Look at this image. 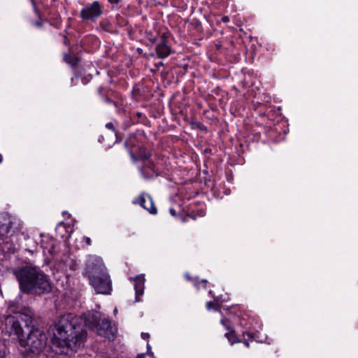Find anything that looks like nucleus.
I'll list each match as a JSON object with an SVG mask.
<instances>
[{
    "instance_id": "obj_32",
    "label": "nucleus",
    "mask_w": 358,
    "mask_h": 358,
    "mask_svg": "<svg viewBox=\"0 0 358 358\" xmlns=\"http://www.w3.org/2000/svg\"><path fill=\"white\" fill-rule=\"evenodd\" d=\"M36 24H37L38 26H41V23H39V22H38Z\"/></svg>"
},
{
    "instance_id": "obj_8",
    "label": "nucleus",
    "mask_w": 358,
    "mask_h": 358,
    "mask_svg": "<svg viewBox=\"0 0 358 358\" xmlns=\"http://www.w3.org/2000/svg\"><path fill=\"white\" fill-rule=\"evenodd\" d=\"M57 241L52 237L45 236L41 241V247L43 255L48 258V255L53 257L56 253L55 248Z\"/></svg>"
},
{
    "instance_id": "obj_11",
    "label": "nucleus",
    "mask_w": 358,
    "mask_h": 358,
    "mask_svg": "<svg viewBox=\"0 0 358 358\" xmlns=\"http://www.w3.org/2000/svg\"><path fill=\"white\" fill-rule=\"evenodd\" d=\"M142 176L145 179H151L157 176V173L155 170V167L148 161L145 166L140 169Z\"/></svg>"
},
{
    "instance_id": "obj_33",
    "label": "nucleus",
    "mask_w": 358,
    "mask_h": 358,
    "mask_svg": "<svg viewBox=\"0 0 358 358\" xmlns=\"http://www.w3.org/2000/svg\"><path fill=\"white\" fill-rule=\"evenodd\" d=\"M114 312L117 313V308H115Z\"/></svg>"
},
{
    "instance_id": "obj_4",
    "label": "nucleus",
    "mask_w": 358,
    "mask_h": 358,
    "mask_svg": "<svg viewBox=\"0 0 358 358\" xmlns=\"http://www.w3.org/2000/svg\"><path fill=\"white\" fill-rule=\"evenodd\" d=\"M90 283L98 294H108L112 290L111 280L104 268L95 270L94 273L90 275Z\"/></svg>"
},
{
    "instance_id": "obj_1",
    "label": "nucleus",
    "mask_w": 358,
    "mask_h": 358,
    "mask_svg": "<svg viewBox=\"0 0 358 358\" xmlns=\"http://www.w3.org/2000/svg\"><path fill=\"white\" fill-rule=\"evenodd\" d=\"M101 320V313L96 310L85 313L82 317L72 313L60 316L55 324L54 341L76 351L84 345L87 338L85 327L94 331Z\"/></svg>"
},
{
    "instance_id": "obj_30",
    "label": "nucleus",
    "mask_w": 358,
    "mask_h": 358,
    "mask_svg": "<svg viewBox=\"0 0 358 358\" xmlns=\"http://www.w3.org/2000/svg\"><path fill=\"white\" fill-rule=\"evenodd\" d=\"M106 101L107 102H108V103L111 102V101H110L108 98H106Z\"/></svg>"
},
{
    "instance_id": "obj_34",
    "label": "nucleus",
    "mask_w": 358,
    "mask_h": 358,
    "mask_svg": "<svg viewBox=\"0 0 358 358\" xmlns=\"http://www.w3.org/2000/svg\"><path fill=\"white\" fill-rule=\"evenodd\" d=\"M150 354L152 356L153 355V352H150Z\"/></svg>"
},
{
    "instance_id": "obj_2",
    "label": "nucleus",
    "mask_w": 358,
    "mask_h": 358,
    "mask_svg": "<svg viewBox=\"0 0 358 358\" xmlns=\"http://www.w3.org/2000/svg\"><path fill=\"white\" fill-rule=\"evenodd\" d=\"M34 313L30 308H25L6 318L7 325L20 341L24 338L22 324L29 329L26 346L31 352L39 354L46 345L47 336L42 329L34 327Z\"/></svg>"
},
{
    "instance_id": "obj_25",
    "label": "nucleus",
    "mask_w": 358,
    "mask_h": 358,
    "mask_svg": "<svg viewBox=\"0 0 358 358\" xmlns=\"http://www.w3.org/2000/svg\"><path fill=\"white\" fill-rule=\"evenodd\" d=\"M243 343H244V345H245L246 347H248V348L249 347V343H248V341H244Z\"/></svg>"
},
{
    "instance_id": "obj_5",
    "label": "nucleus",
    "mask_w": 358,
    "mask_h": 358,
    "mask_svg": "<svg viewBox=\"0 0 358 358\" xmlns=\"http://www.w3.org/2000/svg\"><path fill=\"white\" fill-rule=\"evenodd\" d=\"M103 13V6L98 1L84 6L80 13V16L85 21H96Z\"/></svg>"
},
{
    "instance_id": "obj_29",
    "label": "nucleus",
    "mask_w": 358,
    "mask_h": 358,
    "mask_svg": "<svg viewBox=\"0 0 358 358\" xmlns=\"http://www.w3.org/2000/svg\"><path fill=\"white\" fill-rule=\"evenodd\" d=\"M98 91H99V93L100 94H101V93H102V90H101V88H99Z\"/></svg>"
},
{
    "instance_id": "obj_10",
    "label": "nucleus",
    "mask_w": 358,
    "mask_h": 358,
    "mask_svg": "<svg viewBox=\"0 0 358 358\" xmlns=\"http://www.w3.org/2000/svg\"><path fill=\"white\" fill-rule=\"evenodd\" d=\"M134 289L136 292V301H139V297L143 295L144 292V282L145 278L143 275H137L134 278Z\"/></svg>"
},
{
    "instance_id": "obj_15",
    "label": "nucleus",
    "mask_w": 358,
    "mask_h": 358,
    "mask_svg": "<svg viewBox=\"0 0 358 358\" xmlns=\"http://www.w3.org/2000/svg\"><path fill=\"white\" fill-rule=\"evenodd\" d=\"M64 59H65V61H66L67 63H70V64H71L72 65H73V64H74V63H73V62H71V56H70L69 55H66L64 56Z\"/></svg>"
},
{
    "instance_id": "obj_6",
    "label": "nucleus",
    "mask_w": 358,
    "mask_h": 358,
    "mask_svg": "<svg viewBox=\"0 0 358 358\" xmlns=\"http://www.w3.org/2000/svg\"><path fill=\"white\" fill-rule=\"evenodd\" d=\"M99 336L107 338L109 341H113L116 334V328L111 324L108 317H103L96 325L94 331Z\"/></svg>"
},
{
    "instance_id": "obj_9",
    "label": "nucleus",
    "mask_w": 358,
    "mask_h": 358,
    "mask_svg": "<svg viewBox=\"0 0 358 358\" xmlns=\"http://www.w3.org/2000/svg\"><path fill=\"white\" fill-rule=\"evenodd\" d=\"M155 50L157 55L161 59L166 58L171 55V48L167 44L164 34L161 36L160 42L157 45Z\"/></svg>"
},
{
    "instance_id": "obj_22",
    "label": "nucleus",
    "mask_w": 358,
    "mask_h": 358,
    "mask_svg": "<svg viewBox=\"0 0 358 358\" xmlns=\"http://www.w3.org/2000/svg\"><path fill=\"white\" fill-rule=\"evenodd\" d=\"M110 3L117 4L120 0H108Z\"/></svg>"
},
{
    "instance_id": "obj_18",
    "label": "nucleus",
    "mask_w": 358,
    "mask_h": 358,
    "mask_svg": "<svg viewBox=\"0 0 358 358\" xmlns=\"http://www.w3.org/2000/svg\"><path fill=\"white\" fill-rule=\"evenodd\" d=\"M150 334L148 333H142L141 338L144 340L149 338Z\"/></svg>"
},
{
    "instance_id": "obj_31",
    "label": "nucleus",
    "mask_w": 358,
    "mask_h": 358,
    "mask_svg": "<svg viewBox=\"0 0 358 358\" xmlns=\"http://www.w3.org/2000/svg\"><path fill=\"white\" fill-rule=\"evenodd\" d=\"M3 159H2V156L0 155V163L2 162Z\"/></svg>"
},
{
    "instance_id": "obj_21",
    "label": "nucleus",
    "mask_w": 358,
    "mask_h": 358,
    "mask_svg": "<svg viewBox=\"0 0 358 358\" xmlns=\"http://www.w3.org/2000/svg\"><path fill=\"white\" fill-rule=\"evenodd\" d=\"M71 270H76L77 269V264L76 263H73L72 266H71Z\"/></svg>"
},
{
    "instance_id": "obj_12",
    "label": "nucleus",
    "mask_w": 358,
    "mask_h": 358,
    "mask_svg": "<svg viewBox=\"0 0 358 358\" xmlns=\"http://www.w3.org/2000/svg\"><path fill=\"white\" fill-rule=\"evenodd\" d=\"M221 323L224 327H226V328L229 330V331L225 334V336L227 338L229 343L231 344H234V343L240 342V341L238 339L234 331L229 329V324H228L229 321L226 319H222L221 320Z\"/></svg>"
},
{
    "instance_id": "obj_17",
    "label": "nucleus",
    "mask_w": 358,
    "mask_h": 358,
    "mask_svg": "<svg viewBox=\"0 0 358 358\" xmlns=\"http://www.w3.org/2000/svg\"><path fill=\"white\" fill-rule=\"evenodd\" d=\"M213 303L211 301H208L206 303V308L208 310H210L213 307Z\"/></svg>"
},
{
    "instance_id": "obj_14",
    "label": "nucleus",
    "mask_w": 358,
    "mask_h": 358,
    "mask_svg": "<svg viewBox=\"0 0 358 358\" xmlns=\"http://www.w3.org/2000/svg\"><path fill=\"white\" fill-rule=\"evenodd\" d=\"M106 127L108 129H110L112 130L113 132H115V127H114V124L112 123V122H108L106 124Z\"/></svg>"
},
{
    "instance_id": "obj_23",
    "label": "nucleus",
    "mask_w": 358,
    "mask_h": 358,
    "mask_svg": "<svg viewBox=\"0 0 358 358\" xmlns=\"http://www.w3.org/2000/svg\"><path fill=\"white\" fill-rule=\"evenodd\" d=\"M145 353H141V354H138L136 357V358H145Z\"/></svg>"
},
{
    "instance_id": "obj_26",
    "label": "nucleus",
    "mask_w": 358,
    "mask_h": 358,
    "mask_svg": "<svg viewBox=\"0 0 358 358\" xmlns=\"http://www.w3.org/2000/svg\"><path fill=\"white\" fill-rule=\"evenodd\" d=\"M147 348H148V352H149V351L151 349V347L150 345H149V343L147 344Z\"/></svg>"
},
{
    "instance_id": "obj_19",
    "label": "nucleus",
    "mask_w": 358,
    "mask_h": 358,
    "mask_svg": "<svg viewBox=\"0 0 358 358\" xmlns=\"http://www.w3.org/2000/svg\"><path fill=\"white\" fill-rule=\"evenodd\" d=\"M222 21L224 23H227L229 21V18L228 16H224L222 17Z\"/></svg>"
},
{
    "instance_id": "obj_3",
    "label": "nucleus",
    "mask_w": 358,
    "mask_h": 358,
    "mask_svg": "<svg viewBox=\"0 0 358 358\" xmlns=\"http://www.w3.org/2000/svg\"><path fill=\"white\" fill-rule=\"evenodd\" d=\"M19 282L22 292L41 295L52 291V285L49 277L39 267L24 266L17 268L13 271Z\"/></svg>"
},
{
    "instance_id": "obj_16",
    "label": "nucleus",
    "mask_w": 358,
    "mask_h": 358,
    "mask_svg": "<svg viewBox=\"0 0 358 358\" xmlns=\"http://www.w3.org/2000/svg\"><path fill=\"white\" fill-rule=\"evenodd\" d=\"M83 240L85 241L87 245H91V239L89 237H83Z\"/></svg>"
},
{
    "instance_id": "obj_28",
    "label": "nucleus",
    "mask_w": 358,
    "mask_h": 358,
    "mask_svg": "<svg viewBox=\"0 0 358 358\" xmlns=\"http://www.w3.org/2000/svg\"><path fill=\"white\" fill-rule=\"evenodd\" d=\"M64 225V223L63 222H60L58 225H57V227H60V226H63Z\"/></svg>"
},
{
    "instance_id": "obj_20",
    "label": "nucleus",
    "mask_w": 358,
    "mask_h": 358,
    "mask_svg": "<svg viewBox=\"0 0 358 358\" xmlns=\"http://www.w3.org/2000/svg\"><path fill=\"white\" fill-rule=\"evenodd\" d=\"M169 212L171 214V215H173V216H176V210L174 208H171L169 209Z\"/></svg>"
},
{
    "instance_id": "obj_13",
    "label": "nucleus",
    "mask_w": 358,
    "mask_h": 358,
    "mask_svg": "<svg viewBox=\"0 0 358 358\" xmlns=\"http://www.w3.org/2000/svg\"><path fill=\"white\" fill-rule=\"evenodd\" d=\"M11 227L12 222L10 220H8L6 222L0 224V237L2 240L8 236Z\"/></svg>"
},
{
    "instance_id": "obj_27",
    "label": "nucleus",
    "mask_w": 358,
    "mask_h": 358,
    "mask_svg": "<svg viewBox=\"0 0 358 358\" xmlns=\"http://www.w3.org/2000/svg\"><path fill=\"white\" fill-rule=\"evenodd\" d=\"M0 358H6L5 356L0 352Z\"/></svg>"
},
{
    "instance_id": "obj_24",
    "label": "nucleus",
    "mask_w": 358,
    "mask_h": 358,
    "mask_svg": "<svg viewBox=\"0 0 358 358\" xmlns=\"http://www.w3.org/2000/svg\"><path fill=\"white\" fill-rule=\"evenodd\" d=\"M163 65H164L163 62H159V63L156 64L155 66H156L157 68H159V66H162Z\"/></svg>"
},
{
    "instance_id": "obj_7",
    "label": "nucleus",
    "mask_w": 358,
    "mask_h": 358,
    "mask_svg": "<svg viewBox=\"0 0 358 358\" xmlns=\"http://www.w3.org/2000/svg\"><path fill=\"white\" fill-rule=\"evenodd\" d=\"M133 203L140 205L151 214L155 215L157 212L154 206L153 200L150 195L142 194L136 200L133 201Z\"/></svg>"
}]
</instances>
